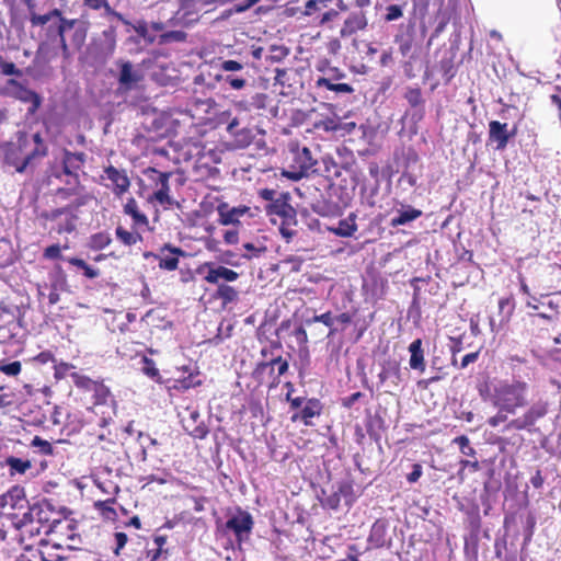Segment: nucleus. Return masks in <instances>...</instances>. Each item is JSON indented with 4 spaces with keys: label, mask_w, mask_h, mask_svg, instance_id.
I'll return each mask as SVG.
<instances>
[{
    "label": "nucleus",
    "mask_w": 561,
    "mask_h": 561,
    "mask_svg": "<svg viewBox=\"0 0 561 561\" xmlns=\"http://www.w3.org/2000/svg\"><path fill=\"white\" fill-rule=\"evenodd\" d=\"M190 111L193 113V117H197L205 124H210L213 127H217L219 124H227L228 133L234 137L241 136V140H252L256 135H264V131L257 126H241L242 122L238 117L229 122L230 112L225 111L219 114L218 104L211 98H192L190 101Z\"/></svg>",
    "instance_id": "1"
},
{
    "label": "nucleus",
    "mask_w": 561,
    "mask_h": 561,
    "mask_svg": "<svg viewBox=\"0 0 561 561\" xmlns=\"http://www.w3.org/2000/svg\"><path fill=\"white\" fill-rule=\"evenodd\" d=\"M528 383L523 380L500 381L494 386L490 400L494 408L515 414L527 405Z\"/></svg>",
    "instance_id": "2"
},
{
    "label": "nucleus",
    "mask_w": 561,
    "mask_h": 561,
    "mask_svg": "<svg viewBox=\"0 0 561 561\" xmlns=\"http://www.w3.org/2000/svg\"><path fill=\"white\" fill-rule=\"evenodd\" d=\"M4 161L22 173L27 168H34L46 154L45 142H5Z\"/></svg>",
    "instance_id": "3"
},
{
    "label": "nucleus",
    "mask_w": 561,
    "mask_h": 561,
    "mask_svg": "<svg viewBox=\"0 0 561 561\" xmlns=\"http://www.w3.org/2000/svg\"><path fill=\"white\" fill-rule=\"evenodd\" d=\"M288 168L283 175L293 181L301 180L316 164L311 151L307 147H300L299 142H290L286 153Z\"/></svg>",
    "instance_id": "4"
},
{
    "label": "nucleus",
    "mask_w": 561,
    "mask_h": 561,
    "mask_svg": "<svg viewBox=\"0 0 561 561\" xmlns=\"http://www.w3.org/2000/svg\"><path fill=\"white\" fill-rule=\"evenodd\" d=\"M254 520L252 515L241 508L231 514L222 525V534L232 533L236 537L238 547L247 541L252 533Z\"/></svg>",
    "instance_id": "5"
},
{
    "label": "nucleus",
    "mask_w": 561,
    "mask_h": 561,
    "mask_svg": "<svg viewBox=\"0 0 561 561\" xmlns=\"http://www.w3.org/2000/svg\"><path fill=\"white\" fill-rule=\"evenodd\" d=\"M548 413V403L537 401L531 404L520 416L511 420L506 430L526 431L528 433L537 432L536 423Z\"/></svg>",
    "instance_id": "6"
},
{
    "label": "nucleus",
    "mask_w": 561,
    "mask_h": 561,
    "mask_svg": "<svg viewBox=\"0 0 561 561\" xmlns=\"http://www.w3.org/2000/svg\"><path fill=\"white\" fill-rule=\"evenodd\" d=\"M87 160L84 152H70L64 150L60 163L61 172L57 169L51 170V175L60 179L61 174L70 176L72 180L67 181V184H77L79 182V172L82 170Z\"/></svg>",
    "instance_id": "7"
},
{
    "label": "nucleus",
    "mask_w": 561,
    "mask_h": 561,
    "mask_svg": "<svg viewBox=\"0 0 561 561\" xmlns=\"http://www.w3.org/2000/svg\"><path fill=\"white\" fill-rule=\"evenodd\" d=\"M184 431L194 438L204 439L208 434V428L201 421L199 411L196 408L187 407L180 414Z\"/></svg>",
    "instance_id": "8"
},
{
    "label": "nucleus",
    "mask_w": 561,
    "mask_h": 561,
    "mask_svg": "<svg viewBox=\"0 0 561 561\" xmlns=\"http://www.w3.org/2000/svg\"><path fill=\"white\" fill-rule=\"evenodd\" d=\"M290 195L289 193H280L277 196V199L272 201V203H268L265 206V210L267 215H277L283 220L284 224L287 225H296L297 218H296V210L295 208L289 204Z\"/></svg>",
    "instance_id": "9"
},
{
    "label": "nucleus",
    "mask_w": 561,
    "mask_h": 561,
    "mask_svg": "<svg viewBox=\"0 0 561 561\" xmlns=\"http://www.w3.org/2000/svg\"><path fill=\"white\" fill-rule=\"evenodd\" d=\"M422 176V165L415 151L409 149L404 153L403 171L399 182L408 184L410 187L416 186L419 179Z\"/></svg>",
    "instance_id": "10"
},
{
    "label": "nucleus",
    "mask_w": 561,
    "mask_h": 561,
    "mask_svg": "<svg viewBox=\"0 0 561 561\" xmlns=\"http://www.w3.org/2000/svg\"><path fill=\"white\" fill-rule=\"evenodd\" d=\"M145 174L148 176L149 180L153 181L159 185V190L154 193V198L160 204H171V197L169 195L170 186H169V179L171 176V173L169 172H160L156 170L154 168H148L145 171Z\"/></svg>",
    "instance_id": "11"
},
{
    "label": "nucleus",
    "mask_w": 561,
    "mask_h": 561,
    "mask_svg": "<svg viewBox=\"0 0 561 561\" xmlns=\"http://www.w3.org/2000/svg\"><path fill=\"white\" fill-rule=\"evenodd\" d=\"M116 65L119 67L118 83L126 90L135 88L144 79L140 69L135 68L128 60H118Z\"/></svg>",
    "instance_id": "12"
},
{
    "label": "nucleus",
    "mask_w": 561,
    "mask_h": 561,
    "mask_svg": "<svg viewBox=\"0 0 561 561\" xmlns=\"http://www.w3.org/2000/svg\"><path fill=\"white\" fill-rule=\"evenodd\" d=\"M316 129L333 131L339 137H345L356 128L355 122H343L340 117H327L313 124Z\"/></svg>",
    "instance_id": "13"
},
{
    "label": "nucleus",
    "mask_w": 561,
    "mask_h": 561,
    "mask_svg": "<svg viewBox=\"0 0 561 561\" xmlns=\"http://www.w3.org/2000/svg\"><path fill=\"white\" fill-rule=\"evenodd\" d=\"M9 85L14 88V96L23 103H30L28 113L34 114L42 104V98L35 91L24 87L14 79L8 81Z\"/></svg>",
    "instance_id": "14"
},
{
    "label": "nucleus",
    "mask_w": 561,
    "mask_h": 561,
    "mask_svg": "<svg viewBox=\"0 0 561 561\" xmlns=\"http://www.w3.org/2000/svg\"><path fill=\"white\" fill-rule=\"evenodd\" d=\"M185 251L181 248L165 243L160 249V257H158L159 267L165 271H175L179 266L178 256H185Z\"/></svg>",
    "instance_id": "15"
},
{
    "label": "nucleus",
    "mask_w": 561,
    "mask_h": 561,
    "mask_svg": "<svg viewBox=\"0 0 561 561\" xmlns=\"http://www.w3.org/2000/svg\"><path fill=\"white\" fill-rule=\"evenodd\" d=\"M249 210L245 206L230 207L227 203H220L217 206V213L219 215V224L224 226L239 224V218Z\"/></svg>",
    "instance_id": "16"
},
{
    "label": "nucleus",
    "mask_w": 561,
    "mask_h": 561,
    "mask_svg": "<svg viewBox=\"0 0 561 561\" xmlns=\"http://www.w3.org/2000/svg\"><path fill=\"white\" fill-rule=\"evenodd\" d=\"M422 210L416 209L410 205L402 206L393 213L389 226L398 228L399 226H407L422 216Z\"/></svg>",
    "instance_id": "17"
},
{
    "label": "nucleus",
    "mask_w": 561,
    "mask_h": 561,
    "mask_svg": "<svg viewBox=\"0 0 561 561\" xmlns=\"http://www.w3.org/2000/svg\"><path fill=\"white\" fill-rule=\"evenodd\" d=\"M175 19L183 25L195 23L199 19L198 3L194 0L182 1L179 10L175 13Z\"/></svg>",
    "instance_id": "18"
},
{
    "label": "nucleus",
    "mask_w": 561,
    "mask_h": 561,
    "mask_svg": "<svg viewBox=\"0 0 561 561\" xmlns=\"http://www.w3.org/2000/svg\"><path fill=\"white\" fill-rule=\"evenodd\" d=\"M378 379L381 385L389 380L397 387L402 380L400 364L394 359L385 360L381 364V370L378 374Z\"/></svg>",
    "instance_id": "19"
},
{
    "label": "nucleus",
    "mask_w": 561,
    "mask_h": 561,
    "mask_svg": "<svg viewBox=\"0 0 561 561\" xmlns=\"http://www.w3.org/2000/svg\"><path fill=\"white\" fill-rule=\"evenodd\" d=\"M104 173L106 179L112 182L115 194L122 195L128 191L130 182L125 171H121L110 165L105 168Z\"/></svg>",
    "instance_id": "20"
},
{
    "label": "nucleus",
    "mask_w": 561,
    "mask_h": 561,
    "mask_svg": "<svg viewBox=\"0 0 561 561\" xmlns=\"http://www.w3.org/2000/svg\"><path fill=\"white\" fill-rule=\"evenodd\" d=\"M367 26V20L363 12H353L344 21L340 34L343 37L351 36Z\"/></svg>",
    "instance_id": "21"
},
{
    "label": "nucleus",
    "mask_w": 561,
    "mask_h": 561,
    "mask_svg": "<svg viewBox=\"0 0 561 561\" xmlns=\"http://www.w3.org/2000/svg\"><path fill=\"white\" fill-rule=\"evenodd\" d=\"M249 75L238 72H221L215 76L217 82L229 87L231 90H243L248 84Z\"/></svg>",
    "instance_id": "22"
},
{
    "label": "nucleus",
    "mask_w": 561,
    "mask_h": 561,
    "mask_svg": "<svg viewBox=\"0 0 561 561\" xmlns=\"http://www.w3.org/2000/svg\"><path fill=\"white\" fill-rule=\"evenodd\" d=\"M206 266L208 267V272L205 276V280L210 284H217L219 279H224L226 282H234L239 277V274L236 271L228 267H215L210 263L206 264Z\"/></svg>",
    "instance_id": "23"
},
{
    "label": "nucleus",
    "mask_w": 561,
    "mask_h": 561,
    "mask_svg": "<svg viewBox=\"0 0 561 561\" xmlns=\"http://www.w3.org/2000/svg\"><path fill=\"white\" fill-rule=\"evenodd\" d=\"M422 345H423V342L421 339H415L409 345L410 368L413 370L420 371V373H423L425 370L424 350H423Z\"/></svg>",
    "instance_id": "24"
},
{
    "label": "nucleus",
    "mask_w": 561,
    "mask_h": 561,
    "mask_svg": "<svg viewBox=\"0 0 561 561\" xmlns=\"http://www.w3.org/2000/svg\"><path fill=\"white\" fill-rule=\"evenodd\" d=\"M516 133V127L508 128V124L491 121L489 124L490 140H510Z\"/></svg>",
    "instance_id": "25"
},
{
    "label": "nucleus",
    "mask_w": 561,
    "mask_h": 561,
    "mask_svg": "<svg viewBox=\"0 0 561 561\" xmlns=\"http://www.w3.org/2000/svg\"><path fill=\"white\" fill-rule=\"evenodd\" d=\"M311 209L322 217H332L341 213V207L337 203L327 199L323 196L311 204Z\"/></svg>",
    "instance_id": "26"
},
{
    "label": "nucleus",
    "mask_w": 561,
    "mask_h": 561,
    "mask_svg": "<svg viewBox=\"0 0 561 561\" xmlns=\"http://www.w3.org/2000/svg\"><path fill=\"white\" fill-rule=\"evenodd\" d=\"M386 536L387 523L382 519H377L370 528L367 541L374 548H381L386 545Z\"/></svg>",
    "instance_id": "27"
},
{
    "label": "nucleus",
    "mask_w": 561,
    "mask_h": 561,
    "mask_svg": "<svg viewBox=\"0 0 561 561\" xmlns=\"http://www.w3.org/2000/svg\"><path fill=\"white\" fill-rule=\"evenodd\" d=\"M268 95L265 93H255L250 100L236 101L234 107L241 111L263 110L267 106Z\"/></svg>",
    "instance_id": "28"
},
{
    "label": "nucleus",
    "mask_w": 561,
    "mask_h": 561,
    "mask_svg": "<svg viewBox=\"0 0 561 561\" xmlns=\"http://www.w3.org/2000/svg\"><path fill=\"white\" fill-rule=\"evenodd\" d=\"M321 409L322 407L318 399H309L301 411L291 416V420L301 419L306 425H309V419L320 415Z\"/></svg>",
    "instance_id": "29"
},
{
    "label": "nucleus",
    "mask_w": 561,
    "mask_h": 561,
    "mask_svg": "<svg viewBox=\"0 0 561 561\" xmlns=\"http://www.w3.org/2000/svg\"><path fill=\"white\" fill-rule=\"evenodd\" d=\"M355 219L356 215L353 213L350 214L347 218L340 220L337 227L333 228L332 231L339 237H352L354 232L357 230Z\"/></svg>",
    "instance_id": "30"
},
{
    "label": "nucleus",
    "mask_w": 561,
    "mask_h": 561,
    "mask_svg": "<svg viewBox=\"0 0 561 561\" xmlns=\"http://www.w3.org/2000/svg\"><path fill=\"white\" fill-rule=\"evenodd\" d=\"M25 493L24 489L20 486H13L1 497V505H9L11 508L15 510L20 507V502L24 500Z\"/></svg>",
    "instance_id": "31"
},
{
    "label": "nucleus",
    "mask_w": 561,
    "mask_h": 561,
    "mask_svg": "<svg viewBox=\"0 0 561 561\" xmlns=\"http://www.w3.org/2000/svg\"><path fill=\"white\" fill-rule=\"evenodd\" d=\"M396 43L403 57L408 56L414 46V26L410 25L408 32L396 36Z\"/></svg>",
    "instance_id": "32"
},
{
    "label": "nucleus",
    "mask_w": 561,
    "mask_h": 561,
    "mask_svg": "<svg viewBox=\"0 0 561 561\" xmlns=\"http://www.w3.org/2000/svg\"><path fill=\"white\" fill-rule=\"evenodd\" d=\"M316 88H325L335 93L351 94L354 92V88L348 83H333L330 79L321 77L316 81Z\"/></svg>",
    "instance_id": "33"
},
{
    "label": "nucleus",
    "mask_w": 561,
    "mask_h": 561,
    "mask_svg": "<svg viewBox=\"0 0 561 561\" xmlns=\"http://www.w3.org/2000/svg\"><path fill=\"white\" fill-rule=\"evenodd\" d=\"M5 465L10 469V476L16 473L24 474L28 469L32 468V462L27 459H21L14 456H10L5 459Z\"/></svg>",
    "instance_id": "34"
},
{
    "label": "nucleus",
    "mask_w": 561,
    "mask_h": 561,
    "mask_svg": "<svg viewBox=\"0 0 561 561\" xmlns=\"http://www.w3.org/2000/svg\"><path fill=\"white\" fill-rule=\"evenodd\" d=\"M125 214L131 216L135 225L137 226H147L148 218L145 214L140 213L138 209L137 202L134 198H129L124 206Z\"/></svg>",
    "instance_id": "35"
},
{
    "label": "nucleus",
    "mask_w": 561,
    "mask_h": 561,
    "mask_svg": "<svg viewBox=\"0 0 561 561\" xmlns=\"http://www.w3.org/2000/svg\"><path fill=\"white\" fill-rule=\"evenodd\" d=\"M514 311V302L512 298L504 297L499 300L500 325L508 323Z\"/></svg>",
    "instance_id": "36"
},
{
    "label": "nucleus",
    "mask_w": 561,
    "mask_h": 561,
    "mask_svg": "<svg viewBox=\"0 0 561 561\" xmlns=\"http://www.w3.org/2000/svg\"><path fill=\"white\" fill-rule=\"evenodd\" d=\"M216 297L222 300L224 306L231 304L238 299V291L226 284L218 285Z\"/></svg>",
    "instance_id": "37"
},
{
    "label": "nucleus",
    "mask_w": 561,
    "mask_h": 561,
    "mask_svg": "<svg viewBox=\"0 0 561 561\" xmlns=\"http://www.w3.org/2000/svg\"><path fill=\"white\" fill-rule=\"evenodd\" d=\"M266 368H271L272 371L277 369V376H283L288 370L287 360L283 359L280 356L272 359L271 362L261 363L257 366L259 370H264Z\"/></svg>",
    "instance_id": "38"
},
{
    "label": "nucleus",
    "mask_w": 561,
    "mask_h": 561,
    "mask_svg": "<svg viewBox=\"0 0 561 561\" xmlns=\"http://www.w3.org/2000/svg\"><path fill=\"white\" fill-rule=\"evenodd\" d=\"M116 238L125 245H133L142 240L139 233L127 231L125 228L118 226L115 230Z\"/></svg>",
    "instance_id": "39"
},
{
    "label": "nucleus",
    "mask_w": 561,
    "mask_h": 561,
    "mask_svg": "<svg viewBox=\"0 0 561 561\" xmlns=\"http://www.w3.org/2000/svg\"><path fill=\"white\" fill-rule=\"evenodd\" d=\"M187 34L183 31H169L162 33L159 37V44L181 43L185 42Z\"/></svg>",
    "instance_id": "40"
},
{
    "label": "nucleus",
    "mask_w": 561,
    "mask_h": 561,
    "mask_svg": "<svg viewBox=\"0 0 561 561\" xmlns=\"http://www.w3.org/2000/svg\"><path fill=\"white\" fill-rule=\"evenodd\" d=\"M335 490L341 499L344 497L346 505L351 506L353 504V485L351 482L341 481L335 485Z\"/></svg>",
    "instance_id": "41"
},
{
    "label": "nucleus",
    "mask_w": 561,
    "mask_h": 561,
    "mask_svg": "<svg viewBox=\"0 0 561 561\" xmlns=\"http://www.w3.org/2000/svg\"><path fill=\"white\" fill-rule=\"evenodd\" d=\"M322 494L324 495L323 499H321V504L325 508L330 510H337L341 503V497L337 494L335 490V485L332 486V492L330 494H327L324 490H322Z\"/></svg>",
    "instance_id": "42"
},
{
    "label": "nucleus",
    "mask_w": 561,
    "mask_h": 561,
    "mask_svg": "<svg viewBox=\"0 0 561 561\" xmlns=\"http://www.w3.org/2000/svg\"><path fill=\"white\" fill-rule=\"evenodd\" d=\"M310 322H320L328 327L330 329L328 336H332L339 331V329L335 327V319L333 318L331 312L317 314L312 318Z\"/></svg>",
    "instance_id": "43"
},
{
    "label": "nucleus",
    "mask_w": 561,
    "mask_h": 561,
    "mask_svg": "<svg viewBox=\"0 0 561 561\" xmlns=\"http://www.w3.org/2000/svg\"><path fill=\"white\" fill-rule=\"evenodd\" d=\"M112 239L107 232H99L90 238L89 245L93 250H102L111 243Z\"/></svg>",
    "instance_id": "44"
},
{
    "label": "nucleus",
    "mask_w": 561,
    "mask_h": 561,
    "mask_svg": "<svg viewBox=\"0 0 561 561\" xmlns=\"http://www.w3.org/2000/svg\"><path fill=\"white\" fill-rule=\"evenodd\" d=\"M201 383L202 381L196 379V377L190 373L186 377L175 379L173 387L179 390H187L190 388L197 387Z\"/></svg>",
    "instance_id": "45"
},
{
    "label": "nucleus",
    "mask_w": 561,
    "mask_h": 561,
    "mask_svg": "<svg viewBox=\"0 0 561 561\" xmlns=\"http://www.w3.org/2000/svg\"><path fill=\"white\" fill-rule=\"evenodd\" d=\"M219 69L222 72L248 73L247 71H244L245 65L233 59L222 60L219 64Z\"/></svg>",
    "instance_id": "46"
},
{
    "label": "nucleus",
    "mask_w": 561,
    "mask_h": 561,
    "mask_svg": "<svg viewBox=\"0 0 561 561\" xmlns=\"http://www.w3.org/2000/svg\"><path fill=\"white\" fill-rule=\"evenodd\" d=\"M453 443L459 446L460 453L462 455L468 456V457H474L476 450L470 445V440L467 436H465V435L458 436L453 440Z\"/></svg>",
    "instance_id": "47"
},
{
    "label": "nucleus",
    "mask_w": 561,
    "mask_h": 561,
    "mask_svg": "<svg viewBox=\"0 0 561 561\" xmlns=\"http://www.w3.org/2000/svg\"><path fill=\"white\" fill-rule=\"evenodd\" d=\"M71 378L76 387L84 390H92L96 387V383L87 376L79 375L77 373L71 374Z\"/></svg>",
    "instance_id": "48"
},
{
    "label": "nucleus",
    "mask_w": 561,
    "mask_h": 561,
    "mask_svg": "<svg viewBox=\"0 0 561 561\" xmlns=\"http://www.w3.org/2000/svg\"><path fill=\"white\" fill-rule=\"evenodd\" d=\"M288 54H289V49L287 47L273 45L271 47L270 55L266 56V59L272 62H278V61L283 60L284 58H286L288 56Z\"/></svg>",
    "instance_id": "49"
},
{
    "label": "nucleus",
    "mask_w": 561,
    "mask_h": 561,
    "mask_svg": "<svg viewBox=\"0 0 561 561\" xmlns=\"http://www.w3.org/2000/svg\"><path fill=\"white\" fill-rule=\"evenodd\" d=\"M404 98L408 101V103L413 107H416L423 103L422 92L421 89L419 88H410L405 92Z\"/></svg>",
    "instance_id": "50"
},
{
    "label": "nucleus",
    "mask_w": 561,
    "mask_h": 561,
    "mask_svg": "<svg viewBox=\"0 0 561 561\" xmlns=\"http://www.w3.org/2000/svg\"><path fill=\"white\" fill-rule=\"evenodd\" d=\"M244 250L247 253L242 254L244 259L251 260L253 257H259L262 253L266 251V247L261 245L256 247L255 244L248 242L243 244Z\"/></svg>",
    "instance_id": "51"
},
{
    "label": "nucleus",
    "mask_w": 561,
    "mask_h": 561,
    "mask_svg": "<svg viewBox=\"0 0 561 561\" xmlns=\"http://www.w3.org/2000/svg\"><path fill=\"white\" fill-rule=\"evenodd\" d=\"M403 16V7L401 4H390L386 8L385 20L387 22L396 21Z\"/></svg>",
    "instance_id": "52"
},
{
    "label": "nucleus",
    "mask_w": 561,
    "mask_h": 561,
    "mask_svg": "<svg viewBox=\"0 0 561 561\" xmlns=\"http://www.w3.org/2000/svg\"><path fill=\"white\" fill-rule=\"evenodd\" d=\"M0 71L4 76H22V71L15 67L13 62L5 61L0 55Z\"/></svg>",
    "instance_id": "53"
},
{
    "label": "nucleus",
    "mask_w": 561,
    "mask_h": 561,
    "mask_svg": "<svg viewBox=\"0 0 561 561\" xmlns=\"http://www.w3.org/2000/svg\"><path fill=\"white\" fill-rule=\"evenodd\" d=\"M142 371L148 377L159 381V378H160L159 369L156 367V364L152 359L147 358V357L144 358Z\"/></svg>",
    "instance_id": "54"
},
{
    "label": "nucleus",
    "mask_w": 561,
    "mask_h": 561,
    "mask_svg": "<svg viewBox=\"0 0 561 561\" xmlns=\"http://www.w3.org/2000/svg\"><path fill=\"white\" fill-rule=\"evenodd\" d=\"M77 24H79L78 19H61L57 27L58 37H66V32L73 28Z\"/></svg>",
    "instance_id": "55"
},
{
    "label": "nucleus",
    "mask_w": 561,
    "mask_h": 561,
    "mask_svg": "<svg viewBox=\"0 0 561 561\" xmlns=\"http://www.w3.org/2000/svg\"><path fill=\"white\" fill-rule=\"evenodd\" d=\"M32 446L34 447H38L39 448V451L43 454V455H51L53 451H54V448L51 446V444L43 438H41L39 436H35L32 440Z\"/></svg>",
    "instance_id": "56"
},
{
    "label": "nucleus",
    "mask_w": 561,
    "mask_h": 561,
    "mask_svg": "<svg viewBox=\"0 0 561 561\" xmlns=\"http://www.w3.org/2000/svg\"><path fill=\"white\" fill-rule=\"evenodd\" d=\"M365 50L363 51V59H367L368 61H374L376 54L379 51L378 46L371 42H362L360 43Z\"/></svg>",
    "instance_id": "57"
},
{
    "label": "nucleus",
    "mask_w": 561,
    "mask_h": 561,
    "mask_svg": "<svg viewBox=\"0 0 561 561\" xmlns=\"http://www.w3.org/2000/svg\"><path fill=\"white\" fill-rule=\"evenodd\" d=\"M0 370L9 376H16L21 371V363L18 360L4 364L0 367Z\"/></svg>",
    "instance_id": "58"
},
{
    "label": "nucleus",
    "mask_w": 561,
    "mask_h": 561,
    "mask_svg": "<svg viewBox=\"0 0 561 561\" xmlns=\"http://www.w3.org/2000/svg\"><path fill=\"white\" fill-rule=\"evenodd\" d=\"M50 21L48 12L45 14H37L32 12L30 15V22L32 26H44Z\"/></svg>",
    "instance_id": "59"
},
{
    "label": "nucleus",
    "mask_w": 561,
    "mask_h": 561,
    "mask_svg": "<svg viewBox=\"0 0 561 561\" xmlns=\"http://www.w3.org/2000/svg\"><path fill=\"white\" fill-rule=\"evenodd\" d=\"M44 257L47 260L62 259L60 247L58 244H51L47 247L44 251Z\"/></svg>",
    "instance_id": "60"
},
{
    "label": "nucleus",
    "mask_w": 561,
    "mask_h": 561,
    "mask_svg": "<svg viewBox=\"0 0 561 561\" xmlns=\"http://www.w3.org/2000/svg\"><path fill=\"white\" fill-rule=\"evenodd\" d=\"M87 37V27L84 25H80L76 28L72 42L78 46L81 47L85 41Z\"/></svg>",
    "instance_id": "61"
},
{
    "label": "nucleus",
    "mask_w": 561,
    "mask_h": 561,
    "mask_svg": "<svg viewBox=\"0 0 561 561\" xmlns=\"http://www.w3.org/2000/svg\"><path fill=\"white\" fill-rule=\"evenodd\" d=\"M83 3L92 10H100L103 8L105 12L110 10L111 7L107 0H83Z\"/></svg>",
    "instance_id": "62"
},
{
    "label": "nucleus",
    "mask_w": 561,
    "mask_h": 561,
    "mask_svg": "<svg viewBox=\"0 0 561 561\" xmlns=\"http://www.w3.org/2000/svg\"><path fill=\"white\" fill-rule=\"evenodd\" d=\"M379 64L381 67H389L393 64V49L389 47L381 51Z\"/></svg>",
    "instance_id": "63"
},
{
    "label": "nucleus",
    "mask_w": 561,
    "mask_h": 561,
    "mask_svg": "<svg viewBox=\"0 0 561 561\" xmlns=\"http://www.w3.org/2000/svg\"><path fill=\"white\" fill-rule=\"evenodd\" d=\"M508 414L510 413H506L505 411L497 410V413L494 416L490 417L488 423H489L490 426L496 427L500 424H502V423L507 421V415Z\"/></svg>",
    "instance_id": "64"
}]
</instances>
